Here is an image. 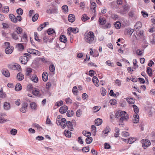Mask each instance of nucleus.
Segmentation results:
<instances>
[{
	"mask_svg": "<svg viewBox=\"0 0 155 155\" xmlns=\"http://www.w3.org/2000/svg\"><path fill=\"white\" fill-rule=\"evenodd\" d=\"M84 40L86 42L89 44L93 43L94 40V33L91 31L88 33L86 32L84 35Z\"/></svg>",
	"mask_w": 155,
	"mask_h": 155,
	"instance_id": "1",
	"label": "nucleus"
},
{
	"mask_svg": "<svg viewBox=\"0 0 155 155\" xmlns=\"http://www.w3.org/2000/svg\"><path fill=\"white\" fill-rule=\"evenodd\" d=\"M66 121V119L63 118L61 115H58L57 118L56 123L58 125H60L63 129L65 128L64 124Z\"/></svg>",
	"mask_w": 155,
	"mask_h": 155,
	"instance_id": "2",
	"label": "nucleus"
},
{
	"mask_svg": "<svg viewBox=\"0 0 155 155\" xmlns=\"http://www.w3.org/2000/svg\"><path fill=\"white\" fill-rule=\"evenodd\" d=\"M9 18L11 21L14 23H16L18 21H21L22 20L21 17L20 15H18L16 17L13 14H10Z\"/></svg>",
	"mask_w": 155,
	"mask_h": 155,
	"instance_id": "3",
	"label": "nucleus"
},
{
	"mask_svg": "<svg viewBox=\"0 0 155 155\" xmlns=\"http://www.w3.org/2000/svg\"><path fill=\"white\" fill-rule=\"evenodd\" d=\"M75 122V121L74 120H72L71 122L70 121H68L67 122V121L66 120V121L65 122V123L64 124L65 127L66 126H67L69 130L71 131H73L74 128L72 125V123L73 122L74 123Z\"/></svg>",
	"mask_w": 155,
	"mask_h": 155,
	"instance_id": "4",
	"label": "nucleus"
},
{
	"mask_svg": "<svg viewBox=\"0 0 155 155\" xmlns=\"http://www.w3.org/2000/svg\"><path fill=\"white\" fill-rule=\"evenodd\" d=\"M141 142L142 143V146L145 149L147 147L150 145L151 143L149 140L143 139L141 140Z\"/></svg>",
	"mask_w": 155,
	"mask_h": 155,
	"instance_id": "5",
	"label": "nucleus"
},
{
	"mask_svg": "<svg viewBox=\"0 0 155 155\" xmlns=\"http://www.w3.org/2000/svg\"><path fill=\"white\" fill-rule=\"evenodd\" d=\"M27 51L30 54H33L39 56L41 54V52L38 51L32 48L28 49Z\"/></svg>",
	"mask_w": 155,
	"mask_h": 155,
	"instance_id": "6",
	"label": "nucleus"
},
{
	"mask_svg": "<svg viewBox=\"0 0 155 155\" xmlns=\"http://www.w3.org/2000/svg\"><path fill=\"white\" fill-rule=\"evenodd\" d=\"M79 31V29L77 28H72L70 27L67 30L68 34L70 35L71 34L70 32H71L74 34H76Z\"/></svg>",
	"mask_w": 155,
	"mask_h": 155,
	"instance_id": "7",
	"label": "nucleus"
},
{
	"mask_svg": "<svg viewBox=\"0 0 155 155\" xmlns=\"http://www.w3.org/2000/svg\"><path fill=\"white\" fill-rule=\"evenodd\" d=\"M121 114V115H120V117H121L119 120L120 122H122V121H123L125 120H127L129 118V115L126 112H125V113Z\"/></svg>",
	"mask_w": 155,
	"mask_h": 155,
	"instance_id": "8",
	"label": "nucleus"
},
{
	"mask_svg": "<svg viewBox=\"0 0 155 155\" xmlns=\"http://www.w3.org/2000/svg\"><path fill=\"white\" fill-rule=\"evenodd\" d=\"M29 60V58L25 55L21 56L20 58L21 63L24 64H26Z\"/></svg>",
	"mask_w": 155,
	"mask_h": 155,
	"instance_id": "9",
	"label": "nucleus"
},
{
	"mask_svg": "<svg viewBox=\"0 0 155 155\" xmlns=\"http://www.w3.org/2000/svg\"><path fill=\"white\" fill-rule=\"evenodd\" d=\"M28 104L27 103L25 102L23 104L21 107L20 109V111L23 113H25L27 111Z\"/></svg>",
	"mask_w": 155,
	"mask_h": 155,
	"instance_id": "10",
	"label": "nucleus"
},
{
	"mask_svg": "<svg viewBox=\"0 0 155 155\" xmlns=\"http://www.w3.org/2000/svg\"><path fill=\"white\" fill-rule=\"evenodd\" d=\"M14 47L13 46H8L5 48V52L7 54H10L13 52Z\"/></svg>",
	"mask_w": 155,
	"mask_h": 155,
	"instance_id": "11",
	"label": "nucleus"
},
{
	"mask_svg": "<svg viewBox=\"0 0 155 155\" xmlns=\"http://www.w3.org/2000/svg\"><path fill=\"white\" fill-rule=\"evenodd\" d=\"M68 110V107L66 105H64L60 107L59 112L61 114H64Z\"/></svg>",
	"mask_w": 155,
	"mask_h": 155,
	"instance_id": "12",
	"label": "nucleus"
},
{
	"mask_svg": "<svg viewBox=\"0 0 155 155\" xmlns=\"http://www.w3.org/2000/svg\"><path fill=\"white\" fill-rule=\"evenodd\" d=\"M68 19L69 22L72 23L75 20V16L73 14H70L68 17Z\"/></svg>",
	"mask_w": 155,
	"mask_h": 155,
	"instance_id": "13",
	"label": "nucleus"
},
{
	"mask_svg": "<svg viewBox=\"0 0 155 155\" xmlns=\"http://www.w3.org/2000/svg\"><path fill=\"white\" fill-rule=\"evenodd\" d=\"M139 116L137 114H134L133 117V121L134 123H137L139 121Z\"/></svg>",
	"mask_w": 155,
	"mask_h": 155,
	"instance_id": "14",
	"label": "nucleus"
},
{
	"mask_svg": "<svg viewBox=\"0 0 155 155\" xmlns=\"http://www.w3.org/2000/svg\"><path fill=\"white\" fill-rule=\"evenodd\" d=\"M2 74L5 77H9L10 75L9 72L8 70L6 69H3L2 71Z\"/></svg>",
	"mask_w": 155,
	"mask_h": 155,
	"instance_id": "15",
	"label": "nucleus"
},
{
	"mask_svg": "<svg viewBox=\"0 0 155 155\" xmlns=\"http://www.w3.org/2000/svg\"><path fill=\"white\" fill-rule=\"evenodd\" d=\"M42 78L43 81L46 82L48 79L47 73L46 71H44L42 74Z\"/></svg>",
	"mask_w": 155,
	"mask_h": 155,
	"instance_id": "16",
	"label": "nucleus"
},
{
	"mask_svg": "<svg viewBox=\"0 0 155 155\" xmlns=\"http://www.w3.org/2000/svg\"><path fill=\"white\" fill-rule=\"evenodd\" d=\"M92 80L94 84L96 86L98 87L99 86V81L97 77L96 76L94 77Z\"/></svg>",
	"mask_w": 155,
	"mask_h": 155,
	"instance_id": "17",
	"label": "nucleus"
},
{
	"mask_svg": "<svg viewBox=\"0 0 155 155\" xmlns=\"http://www.w3.org/2000/svg\"><path fill=\"white\" fill-rule=\"evenodd\" d=\"M31 79L35 83H37L38 81V78L36 74H33L32 77H31Z\"/></svg>",
	"mask_w": 155,
	"mask_h": 155,
	"instance_id": "18",
	"label": "nucleus"
},
{
	"mask_svg": "<svg viewBox=\"0 0 155 155\" xmlns=\"http://www.w3.org/2000/svg\"><path fill=\"white\" fill-rule=\"evenodd\" d=\"M17 78L19 81H22L24 78V75L21 72H19L17 74Z\"/></svg>",
	"mask_w": 155,
	"mask_h": 155,
	"instance_id": "19",
	"label": "nucleus"
},
{
	"mask_svg": "<svg viewBox=\"0 0 155 155\" xmlns=\"http://www.w3.org/2000/svg\"><path fill=\"white\" fill-rule=\"evenodd\" d=\"M3 106L4 109L6 110H9L10 108V104L7 102L4 103Z\"/></svg>",
	"mask_w": 155,
	"mask_h": 155,
	"instance_id": "20",
	"label": "nucleus"
},
{
	"mask_svg": "<svg viewBox=\"0 0 155 155\" xmlns=\"http://www.w3.org/2000/svg\"><path fill=\"white\" fill-rule=\"evenodd\" d=\"M142 26V23L140 21H138L134 25V28L135 29L139 30V29L141 28Z\"/></svg>",
	"mask_w": 155,
	"mask_h": 155,
	"instance_id": "21",
	"label": "nucleus"
},
{
	"mask_svg": "<svg viewBox=\"0 0 155 155\" xmlns=\"http://www.w3.org/2000/svg\"><path fill=\"white\" fill-rule=\"evenodd\" d=\"M110 128L108 127H107L106 128L103 130L102 131L103 133H104V134L107 136L108 134V133L110 131Z\"/></svg>",
	"mask_w": 155,
	"mask_h": 155,
	"instance_id": "22",
	"label": "nucleus"
},
{
	"mask_svg": "<svg viewBox=\"0 0 155 155\" xmlns=\"http://www.w3.org/2000/svg\"><path fill=\"white\" fill-rule=\"evenodd\" d=\"M32 72V69L30 68H27L26 70L25 75L27 76H30Z\"/></svg>",
	"mask_w": 155,
	"mask_h": 155,
	"instance_id": "23",
	"label": "nucleus"
},
{
	"mask_svg": "<svg viewBox=\"0 0 155 155\" xmlns=\"http://www.w3.org/2000/svg\"><path fill=\"white\" fill-rule=\"evenodd\" d=\"M60 40L61 42L65 43L67 41V38L64 35H61L60 37Z\"/></svg>",
	"mask_w": 155,
	"mask_h": 155,
	"instance_id": "24",
	"label": "nucleus"
},
{
	"mask_svg": "<svg viewBox=\"0 0 155 155\" xmlns=\"http://www.w3.org/2000/svg\"><path fill=\"white\" fill-rule=\"evenodd\" d=\"M98 21L100 24L101 25H104L106 22V20L104 18H99Z\"/></svg>",
	"mask_w": 155,
	"mask_h": 155,
	"instance_id": "25",
	"label": "nucleus"
},
{
	"mask_svg": "<svg viewBox=\"0 0 155 155\" xmlns=\"http://www.w3.org/2000/svg\"><path fill=\"white\" fill-rule=\"evenodd\" d=\"M95 124L97 126H98L101 124L102 123V119L100 118H97L95 120Z\"/></svg>",
	"mask_w": 155,
	"mask_h": 155,
	"instance_id": "26",
	"label": "nucleus"
},
{
	"mask_svg": "<svg viewBox=\"0 0 155 155\" xmlns=\"http://www.w3.org/2000/svg\"><path fill=\"white\" fill-rule=\"evenodd\" d=\"M11 36L13 39L15 40H17L18 39V34L16 32H14L11 34Z\"/></svg>",
	"mask_w": 155,
	"mask_h": 155,
	"instance_id": "27",
	"label": "nucleus"
},
{
	"mask_svg": "<svg viewBox=\"0 0 155 155\" xmlns=\"http://www.w3.org/2000/svg\"><path fill=\"white\" fill-rule=\"evenodd\" d=\"M71 132L68 130H66L64 131V134L65 135L69 138L71 137Z\"/></svg>",
	"mask_w": 155,
	"mask_h": 155,
	"instance_id": "28",
	"label": "nucleus"
},
{
	"mask_svg": "<svg viewBox=\"0 0 155 155\" xmlns=\"http://www.w3.org/2000/svg\"><path fill=\"white\" fill-rule=\"evenodd\" d=\"M28 40L27 36L26 34H24L22 37L21 38V41L26 42Z\"/></svg>",
	"mask_w": 155,
	"mask_h": 155,
	"instance_id": "29",
	"label": "nucleus"
},
{
	"mask_svg": "<svg viewBox=\"0 0 155 155\" xmlns=\"http://www.w3.org/2000/svg\"><path fill=\"white\" fill-rule=\"evenodd\" d=\"M125 111H117L116 112L115 114V117L116 118H118L120 117V115H121V114L125 113Z\"/></svg>",
	"mask_w": 155,
	"mask_h": 155,
	"instance_id": "30",
	"label": "nucleus"
},
{
	"mask_svg": "<svg viewBox=\"0 0 155 155\" xmlns=\"http://www.w3.org/2000/svg\"><path fill=\"white\" fill-rule=\"evenodd\" d=\"M46 12L48 14H53L57 13V11L55 9H48L47 10Z\"/></svg>",
	"mask_w": 155,
	"mask_h": 155,
	"instance_id": "31",
	"label": "nucleus"
},
{
	"mask_svg": "<svg viewBox=\"0 0 155 155\" xmlns=\"http://www.w3.org/2000/svg\"><path fill=\"white\" fill-rule=\"evenodd\" d=\"M22 89V86L21 85L19 84L18 83L16 84L15 86V89L17 91H19Z\"/></svg>",
	"mask_w": 155,
	"mask_h": 155,
	"instance_id": "32",
	"label": "nucleus"
},
{
	"mask_svg": "<svg viewBox=\"0 0 155 155\" xmlns=\"http://www.w3.org/2000/svg\"><path fill=\"white\" fill-rule=\"evenodd\" d=\"M93 139L91 137H88L86 139V142L87 144L91 143Z\"/></svg>",
	"mask_w": 155,
	"mask_h": 155,
	"instance_id": "33",
	"label": "nucleus"
},
{
	"mask_svg": "<svg viewBox=\"0 0 155 155\" xmlns=\"http://www.w3.org/2000/svg\"><path fill=\"white\" fill-rule=\"evenodd\" d=\"M47 32L48 34L50 35H52L53 34L55 33L54 30L51 28H49Z\"/></svg>",
	"mask_w": 155,
	"mask_h": 155,
	"instance_id": "34",
	"label": "nucleus"
},
{
	"mask_svg": "<svg viewBox=\"0 0 155 155\" xmlns=\"http://www.w3.org/2000/svg\"><path fill=\"white\" fill-rule=\"evenodd\" d=\"M30 107L32 109L36 110V109L37 105L34 102H31L30 104Z\"/></svg>",
	"mask_w": 155,
	"mask_h": 155,
	"instance_id": "35",
	"label": "nucleus"
},
{
	"mask_svg": "<svg viewBox=\"0 0 155 155\" xmlns=\"http://www.w3.org/2000/svg\"><path fill=\"white\" fill-rule=\"evenodd\" d=\"M96 7V4L95 2H93L91 3V9H93L94 10V13L96 12L95 8Z\"/></svg>",
	"mask_w": 155,
	"mask_h": 155,
	"instance_id": "36",
	"label": "nucleus"
},
{
	"mask_svg": "<svg viewBox=\"0 0 155 155\" xmlns=\"http://www.w3.org/2000/svg\"><path fill=\"white\" fill-rule=\"evenodd\" d=\"M89 19V18L86 14H84L82 15L81 19L83 21H85Z\"/></svg>",
	"mask_w": 155,
	"mask_h": 155,
	"instance_id": "37",
	"label": "nucleus"
},
{
	"mask_svg": "<svg viewBox=\"0 0 155 155\" xmlns=\"http://www.w3.org/2000/svg\"><path fill=\"white\" fill-rule=\"evenodd\" d=\"M136 114H137L139 112V109L138 107L135 105H133L132 106Z\"/></svg>",
	"mask_w": 155,
	"mask_h": 155,
	"instance_id": "38",
	"label": "nucleus"
},
{
	"mask_svg": "<svg viewBox=\"0 0 155 155\" xmlns=\"http://www.w3.org/2000/svg\"><path fill=\"white\" fill-rule=\"evenodd\" d=\"M147 72L150 76H151L152 74V69L149 67L147 68Z\"/></svg>",
	"mask_w": 155,
	"mask_h": 155,
	"instance_id": "39",
	"label": "nucleus"
},
{
	"mask_svg": "<svg viewBox=\"0 0 155 155\" xmlns=\"http://www.w3.org/2000/svg\"><path fill=\"white\" fill-rule=\"evenodd\" d=\"M64 12L66 13L68 12V7L67 5H64L62 7Z\"/></svg>",
	"mask_w": 155,
	"mask_h": 155,
	"instance_id": "40",
	"label": "nucleus"
},
{
	"mask_svg": "<svg viewBox=\"0 0 155 155\" xmlns=\"http://www.w3.org/2000/svg\"><path fill=\"white\" fill-rule=\"evenodd\" d=\"M9 7L8 6H6L5 7H4L3 8V10L2 11V12L4 13H8L9 12Z\"/></svg>",
	"mask_w": 155,
	"mask_h": 155,
	"instance_id": "41",
	"label": "nucleus"
},
{
	"mask_svg": "<svg viewBox=\"0 0 155 155\" xmlns=\"http://www.w3.org/2000/svg\"><path fill=\"white\" fill-rule=\"evenodd\" d=\"M39 17L38 14H35L32 17V20L33 21H36L38 19Z\"/></svg>",
	"mask_w": 155,
	"mask_h": 155,
	"instance_id": "42",
	"label": "nucleus"
},
{
	"mask_svg": "<svg viewBox=\"0 0 155 155\" xmlns=\"http://www.w3.org/2000/svg\"><path fill=\"white\" fill-rule=\"evenodd\" d=\"M101 94L103 96H105L106 94L107 91L103 87L101 88Z\"/></svg>",
	"mask_w": 155,
	"mask_h": 155,
	"instance_id": "43",
	"label": "nucleus"
},
{
	"mask_svg": "<svg viewBox=\"0 0 155 155\" xmlns=\"http://www.w3.org/2000/svg\"><path fill=\"white\" fill-rule=\"evenodd\" d=\"M74 114V111L73 110H68L67 113V115L68 117H71Z\"/></svg>",
	"mask_w": 155,
	"mask_h": 155,
	"instance_id": "44",
	"label": "nucleus"
},
{
	"mask_svg": "<svg viewBox=\"0 0 155 155\" xmlns=\"http://www.w3.org/2000/svg\"><path fill=\"white\" fill-rule=\"evenodd\" d=\"M135 140L134 138L130 137L128 139L127 142L129 144H131L133 143Z\"/></svg>",
	"mask_w": 155,
	"mask_h": 155,
	"instance_id": "45",
	"label": "nucleus"
},
{
	"mask_svg": "<svg viewBox=\"0 0 155 155\" xmlns=\"http://www.w3.org/2000/svg\"><path fill=\"white\" fill-rule=\"evenodd\" d=\"M110 18L116 20L117 19L118 15L115 13L112 14L110 16Z\"/></svg>",
	"mask_w": 155,
	"mask_h": 155,
	"instance_id": "46",
	"label": "nucleus"
},
{
	"mask_svg": "<svg viewBox=\"0 0 155 155\" xmlns=\"http://www.w3.org/2000/svg\"><path fill=\"white\" fill-rule=\"evenodd\" d=\"M16 47L18 48L20 50H23L24 49V46L21 43L18 44L16 45Z\"/></svg>",
	"mask_w": 155,
	"mask_h": 155,
	"instance_id": "47",
	"label": "nucleus"
},
{
	"mask_svg": "<svg viewBox=\"0 0 155 155\" xmlns=\"http://www.w3.org/2000/svg\"><path fill=\"white\" fill-rule=\"evenodd\" d=\"M49 70L52 72H53L55 71V67L53 64L50 65L49 67Z\"/></svg>",
	"mask_w": 155,
	"mask_h": 155,
	"instance_id": "48",
	"label": "nucleus"
},
{
	"mask_svg": "<svg viewBox=\"0 0 155 155\" xmlns=\"http://www.w3.org/2000/svg\"><path fill=\"white\" fill-rule=\"evenodd\" d=\"M126 99L127 101L129 104H133L134 103V100L133 99L131 98H127Z\"/></svg>",
	"mask_w": 155,
	"mask_h": 155,
	"instance_id": "49",
	"label": "nucleus"
},
{
	"mask_svg": "<svg viewBox=\"0 0 155 155\" xmlns=\"http://www.w3.org/2000/svg\"><path fill=\"white\" fill-rule=\"evenodd\" d=\"M114 26L117 29L120 28L121 26V24L119 21H117L114 24Z\"/></svg>",
	"mask_w": 155,
	"mask_h": 155,
	"instance_id": "50",
	"label": "nucleus"
},
{
	"mask_svg": "<svg viewBox=\"0 0 155 155\" xmlns=\"http://www.w3.org/2000/svg\"><path fill=\"white\" fill-rule=\"evenodd\" d=\"M82 151L83 152H87L89 151V147L88 146L84 147L82 149Z\"/></svg>",
	"mask_w": 155,
	"mask_h": 155,
	"instance_id": "51",
	"label": "nucleus"
},
{
	"mask_svg": "<svg viewBox=\"0 0 155 155\" xmlns=\"http://www.w3.org/2000/svg\"><path fill=\"white\" fill-rule=\"evenodd\" d=\"M8 68L12 70H15V64H10L8 65Z\"/></svg>",
	"mask_w": 155,
	"mask_h": 155,
	"instance_id": "52",
	"label": "nucleus"
},
{
	"mask_svg": "<svg viewBox=\"0 0 155 155\" xmlns=\"http://www.w3.org/2000/svg\"><path fill=\"white\" fill-rule=\"evenodd\" d=\"M16 12L18 15H22L23 13V10L21 8H19L17 9Z\"/></svg>",
	"mask_w": 155,
	"mask_h": 155,
	"instance_id": "53",
	"label": "nucleus"
},
{
	"mask_svg": "<svg viewBox=\"0 0 155 155\" xmlns=\"http://www.w3.org/2000/svg\"><path fill=\"white\" fill-rule=\"evenodd\" d=\"M17 31H16V33L18 34H21L22 32V29L20 27H18L16 28Z\"/></svg>",
	"mask_w": 155,
	"mask_h": 155,
	"instance_id": "54",
	"label": "nucleus"
},
{
	"mask_svg": "<svg viewBox=\"0 0 155 155\" xmlns=\"http://www.w3.org/2000/svg\"><path fill=\"white\" fill-rule=\"evenodd\" d=\"M101 107L99 106H96L93 108V109L94 112L98 111L101 109Z\"/></svg>",
	"mask_w": 155,
	"mask_h": 155,
	"instance_id": "55",
	"label": "nucleus"
},
{
	"mask_svg": "<svg viewBox=\"0 0 155 155\" xmlns=\"http://www.w3.org/2000/svg\"><path fill=\"white\" fill-rule=\"evenodd\" d=\"M32 92L33 94L35 95H37L39 93V90L37 89L32 91Z\"/></svg>",
	"mask_w": 155,
	"mask_h": 155,
	"instance_id": "56",
	"label": "nucleus"
},
{
	"mask_svg": "<svg viewBox=\"0 0 155 155\" xmlns=\"http://www.w3.org/2000/svg\"><path fill=\"white\" fill-rule=\"evenodd\" d=\"M141 14L144 18H146L148 17V14L144 11H141Z\"/></svg>",
	"mask_w": 155,
	"mask_h": 155,
	"instance_id": "57",
	"label": "nucleus"
},
{
	"mask_svg": "<svg viewBox=\"0 0 155 155\" xmlns=\"http://www.w3.org/2000/svg\"><path fill=\"white\" fill-rule=\"evenodd\" d=\"M86 131H83L82 132L83 134L85 136L88 137L89 136L91 135V132H86Z\"/></svg>",
	"mask_w": 155,
	"mask_h": 155,
	"instance_id": "58",
	"label": "nucleus"
},
{
	"mask_svg": "<svg viewBox=\"0 0 155 155\" xmlns=\"http://www.w3.org/2000/svg\"><path fill=\"white\" fill-rule=\"evenodd\" d=\"M38 34L37 32L34 33V38H35V40L38 41H41V40L38 39Z\"/></svg>",
	"mask_w": 155,
	"mask_h": 155,
	"instance_id": "59",
	"label": "nucleus"
},
{
	"mask_svg": "<svg viewBox=\"0 0 155 155\" xmlns=\"http://www.w3.org/2000/svg\"><path fill=\"white\" fill-rule=\"evenodd\" d=\"M33 87L32 85L31 84L28 85L27 87V89L28 91H31L33 90Z\"/></svg>",
	"mask_w": 155,
	"mask_h": 155,
	"instance_id": "60",
	"label": "nucleus"
},
{
	"mask_svg": "<svg viewBox=\"0 0 155 155\" xmlns=\"http://www.w3.org/2000/svg\"><path fill=\"white\" fill-rule=\"evenodd\" d=\"M17 130L15 129H12L11 130L10 133L11 134L13 135H15L17 133Z\"/></svg>",
	"mask_w": 155,
	"mask_h": 155,
	"instance_id": "61",
	"label": "nucleus"
},
{
	"mask_svg": "<svg viewBox=\"0 0 155 155\" xmlns=\"http://www.w3.org/2000/svg\"><path fill=\"white\" fill-rule=\"evenodd\" d=\"M33 125L35 127L37 128L38 129H42V127H41L36 123H34L33 124Z\"/></svg>",
	"mask_w": 155,
	"mask_h": 155,
	"instance_id": "62",
	"label": "nucleus"
},
{
	"mask_svg": "<svg viewBox=\"0 0 155 155\" xmlns=\"http://www.w3.org/2000/svg\"><path fill=\"white\" fill-rule=\"evenodd\" d=\"M110 103L112 105H114L117 103V101L114 99H111L110 101Z\"/></svg>",
	"mask_w": 155,
	"mask_h": 155,
	"instance_id": "63",
	"label": "nucleus"
},
{
	"mask_svg": "<svg viewBox=\"0 0 155 155\" xmlns=\"http://www.w3.org/2000/svg\"><path fill=\"white\" fill-rule=\"evenodd\" d=\"M63 104V102L61 100L59 101H58L56 102L55 104V105L57 106L58 107H59Z\"/></svg>",
	"mask_w": 155,
	"mask_h": 155,
	"instance_id": "64",
	"label": "nucleus"
}]
</instances>
